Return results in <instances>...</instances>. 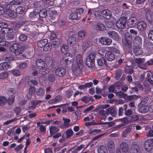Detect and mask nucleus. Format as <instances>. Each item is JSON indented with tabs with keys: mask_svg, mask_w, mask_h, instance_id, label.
Here are the masks:
<instances>
[{
	"mask_svg": "<svg viewBox=\"0 0 153 153\" xmlns=\"http://www.w3.org/2000/svg\"><path fill=\"white\" fill-rule=\"evenodd\" d=\"M68 48V47L67 45H63L62 46L61 49V51L64 55L61 59L60 63L62 66L65 68L70 67L73 62L72 55L67 53Z\"/></svg>",
	"mask_w": 153,
	"mask_h": 153,
	"instance_id": "obj_1",
	"label": "nucleus"
},
{
	"mask_svg": "<svg viewBox=\"0 0 153 153\" xmlns=\"http://www.w3.org/2000/svg\"><path fill=\"white\" fill-rule=\"evenodd\" d=\"M29 3L27 1H11L9 4H7L4 6V7L6 9L9 10L8 13L9 16L12 18H15L17 16L16 13L13 11L10 10L12 7V5L22 4L24 6H26Z\"/></svg>",
	"mask_w": 153,
	"mask_h": 153,
	"instance_id": "obj_2",
	"label": "nucleus"
},
{
	"mask_svg": "<svg viewBox=\"0 0 153 153\" xmlns=\"http://www.w3.org/2000/svg\"><path fill=\"white\" fill-rule=\"evenodd\" d=\"M95 57L96 55L94 53L90 54L86 56L85 63L87 66L92 68L94 66Z\"/></svg>",
	"mask_w": 153,
	"mask_h": 153,
	"instance_id": "obj_3",
	"label": "nucleus"
},
{
	"mask_svg": "<svg viewBox=\"0 0 153 153\" xmlns=\"http://www.w3.org/2000/svg\"><path fill=\"white\" fill-rule=\"evenodd\" d=\"M124 38L126 41L125 46L128 48L130 51H131L133 40L132 35L129 32L126 33L125 34Z\"/></svg>",
	"mask_w": 153,
	"mask_h": 153,
	"instance_id": "obj_4",
	"label": "nucleus"
},
{
	"mask_svg": "<svg viewBox=\"0 0 153 153\" xmlns=\"http://www.w3.org/2000/svg\"><path fill=\"white\" fill-rule=\"evenodd\" d=\"M21 45L18 43L13 44L10 48V51L16 55H19L22 53L23 50Z\"/></svg>",
	"mask_w": 153,
	"mask_h": 153,
	"instance_id": "obj_5",
	"label": "nucleus"
},
{
	"mask_svg": "<svg viewBox=\"0 0 153 153\" xmlns=\"http://www.w3.org/2000/svg\"><path fill=\"white\" fill-rule=\"evenodd\" d=\"M127 18L124 16L118 20L116 23L117 27L120 29H122L126 27Z\"/></svg>",
	"mask_w": 153,
	"mask_h": 153,
	"instance_id": "obj_6",
	"label": "nucleus"
},
{
	"mask_svg": "<svg viewBox=\"0 0 153 153\" xmlns=\"http://www.w3.org/2000/svg\"><path fill=\"white\" fill-rule=\"evenodd\" d=\"M144 146L146 150L150 151L153 148V138L147 139L144 143Z\"/></svg>",
	"mask_w": 153,
	"mask_h": 153,
	"instance_id": "obj_7",
	"label": "nucleus"
},
{
	"mask_svg": "<svg viewBox=\"0 0 153 153\" xmlns=\"http://www.w3.org/2000/svg\"><path fill=\"white\" fill-rule=\"evenodd\" d=\"M66 72V69L62 67L58 68L55 70L56 75L60 77H63L65 75Z\"/></svg>",
	"mask_w": 153,
	"mask_h": 153,
	"instance_id": "obj_8",
	"label": "nucleus"
},
{
	"mask_svg": "<svg viewBox=\"0 0 153 153\" xmlns=\"http://www.w3.org/2000/svg\"><path fill=\"white\" fill-rule=\"evenodd\" d=\"M137 22V20L136 17H132L128 20L127 25L129 27H135Z\"/></svg>",
	"mask_w": 153,
	"mask_h": 153,
	"instance_id": "obj_9",
	"label": "nucleus"
},
{
	"mask_svg": "<svg viewBox=\"0 0 153 153\" xmlns=\"http://www.w3.org/2000/svg\"><path fill=\"white\" fill-rule=\"evenodd\" d=\"M99 41L102 44L105 45H109L112 42V40L111 39L105 37H102L100 38Z\"/></svg>",
	"mask_w": 153,
	"mask_h": 153,
	"instance_id": "obj_10",
	"label": "nucleus"
},
{
	"mask_svg": "<svg viewBox=\"0 0 153 153\" xmlns=\"http://www.w3.org/2000/svg\"><path fill=\"white\" fill-rule=\"evenodd\" d=\"M133 50L134 54L137 56L141 55L143 53V50L141 45H134Z\"/></svg>",
	"mask_w": 153,
	"mask_h": 153,
	"instance_id": "obj_11",
	"label": "nucleus"
},
{
	"mask_svg": "<svg viewBox=\"0 0 153 153\" xmlns=\"http://www.w3.org/2000/svg\"><path fill=\"white\" fill-rule=\"evenodd\" d=\"M98 65L100 67H105L107 66V63L104 57H101L97 60Z\"/></svg>",
	"mask_w": 153,
	"mask_h": 153,
	"instance_id": "obj_12",
	"label": "nucleus"
},
{
	"mask_svg": "<svg viewBox=\"0 0 153 153\" xmlns=\"http://www.w3.org/2000/svg\"><path fill=\"white\" fill-rule=\"evenodd\" d=\"M105 57L109 61H112L115 59V55L111 51H107L105 53Z\"/></svg>",
	"mask_w": 153,
	"mask_h": 153,
	"instance_id": "obj_13",
	"label": "nucleus"
},
{
	"mask_svg": "<svg viewBox=\"0 0 153 153\" xmlns=\"http://www.w3.org/2000/svg\"><path fill=\"white\" fill-rule=\"evenodd\" d=\"M107 34L110 37L114 40H118L119 38L118 33L114 31L110 30Z\"/></svg>",
	"mask_w": 153,
	"mask_h": 153,
	"instance_id": "obj_14",
	"label": "nucleus"
},
{
	"mask_svg": "<svg viewBox=\"0 0 153 153\" xmlns=\"http://www.w3.org/2000/svg\"><path fill=\"white\" fill-rule=\"evenodd\" d=\"M101 13L102 16L107 19H110L111 17V12L108 10H103L102 11Z\"/></svg>",
	"mask_w": 153,
	"mask_h": 153,
	"instance_id": "obj_15",
	"label": "nucleus"
},
{
	"mask_svg": "<svg viewBox=\"0 0 153 153\" xmlns=\"http://www.w3.org/2000/svg\"><path fill=\"white\" fill-rule=\"evenodd\" d=\"M146 26L147 24L145 22L141 21L137 23V28L141 31H144L146 30Z\"/></svg>",
	"mask_w": 153,
	"mask_h": 153,
	"instance_id": "obj_16",
	"label": "nucleus"
},
{
	"mask_svg": "<svg viewBox=\"0 0 153 153\" xmlns=\"http://www.w3.org/2000/svg\"><path fill=\"white\" fill-rule=\"evenodd\" d=\"M144 46L148 51H152L153 50V44L150 41L144 42Z\"/></svg>",
	"mask_w": 153,
	"mask_h": 153,
	"instance_id": "obj_17",
	"label": "nucleus"
},
{
	"mask_svg": "<svg viewBox=\"0 0 153 153\" xmlns=\"http://www.w3.org/2000/svg\"><path fill=\"white\" fill-rule=\"evenodd\" d=\"M10 42H7L5 41H0V51H4L5 49V48L8 47L10 45L9 43Z\"/></svg>",
	"mask_w": 153,
	"mask_h": 153,
	"instance_id": "obj_18",
	"label": "nucleus"
},
{
	"mask_svg": "<svg viewBox=\"0 0 153 153\" xmlns=\"http://www.w3.org/2000/svg\"><path fill=\"white\" fill-rule=\"evenodd\" d=\"M36 66L39 69L43 68L45 66V62L42 59H37L36 62Z\"/></svg>",
	"mask_w": 153,
	"mask_h": 153,
	"instance_id": "obj_19",
	"label": "nucleus"
},
{
	"mask_svg": "<svg viewBox=\"0 0 153 153\" xmlns=\"http://www.w3.org/2000/svg\"><path fill=\"white\" fill-rule=\"evenodd\" d=\"M76 41V37L74 36L70 37L68 40V45L70 46H73L75 44Z\"/></svg>",
	"mask_w": 153,
	"mask_h": 153,
	"instance_id": "obj_20",
	"label": "nucleus"
},
{
	"mask_svg": "<svg viewBox=\"0 0 153 153\" xmlns=\"http://www.w3.org/2000/svg\"><path fill=\"white\" fill-rule=\"evenodd\" d=\"M120 148L123 152H126L128 149V145L126 142H122L120 145Z\"/></svg>",
	"mask_w": 153,
	"mask_h": 153,
	"instance_id": "obj_21",
	"label": "nucleus"
},
{
	"mask_svg": "<svg viewBox=\"0 0 153 153\" xmlns=\"http://www.w3.org/2000/svg\"><path fill=\"white\" fill-rule=\"evenodd\" d=\"M60 129L56 126H51L49 127V131L50 135L54 134L59 131Z\"/></svg>",
	"mask_w": 153,
	"mask_h": 153,
	"instance_id": "obj_22",
	"label": "nucleus"
},
{
	"mask_svg": "<svg viewBox=\"0 0 153 153\" xmlns=\"http://www.w3.org/2000/svg\"><path fill=\"white\" fill-rule=\"evenodd\" d=\"M81 67L79 65L76 63H75L74 65H73L72 68L73 72H74L76 73V74H79L80 71V67Z\"/></svg>",
	"mask_w": 153,
	"mask_h": 153,
	"instance_id": "obj_23",
	"label": "nucleus"
},
{
	"mask_svg": "<svg viewBox=\"0 0 153 153\" xmlns=\"http://www.w3.org/2000/svg\"><path fill=\"white\" fill-rule=\"evenodd\" d=\"M139 146L136 144L133 145L131 148L130 153H140Z\"/></svg>",
	"mask_w": 153,
	"mask_h": 153,
	"instance_id": "obj_24",
	"label": "nucleus"
},
{
	"mask_svg": "<svg viewBox=\"0 0 153 153\" xmlns=\"http://www.w3.org/2000/svg\"><path fill=\"white\" fill-rule=\"evenodd\" d=\"M146 17L147 20L149 22L153 21V13L150 10H148L146 13Z\"/></svg>",
	"mask_w": 153,
	"mask_h": 153,
	"instance_id": "obj_25",
	"label": "nucleus"
},
{
	"mask_svg": "<svg viewBox=\"0 0 153 153\" xmlns=\"http://www.w3.org/2000/svg\"><path fill=\"white\" fill-rule=\"evenodd\" d=\"M95 29L100 31H104L105 28L104 25L101 22L97 23L95 27Z\"/></svg>",
	"mask_w": 153,
	"mask_h": 153,
	"instance_id": "obj_26",
	"label": "nucleus"
},
{
	"mask_svg": "<svg viewBox=\"0 0 153 153\" xmlns=\"http://www.w3.org/2000/svg\"><path fill=\"white\" fill-rule=\"evenodd\" d=\"M134 45H142V39L141 37L140 36L136 37L134 40Z\"/></svg>",
	"mask_w": 153,
	"mask_h": 153,
	"instance_id": "obj_27",
	"label": "nucleus"
},
{
	"mask_svg": "<svg viewBox=\"0 0 153 153\" xmlns=\"http://www.w3.org/2000/svg\"><path fill=\"white\" fill-rule=\"evenodd\" d=\"M10 65L6 62H2L0 64V70H7L8 68Z\"/></svg>",
	"mask_w": 153,
	"mask_h": 153,
	"instance_id": "obj_28",
	"label": "nucleus"
},
{
	"mask_svg": "<svg viewBox=\"0 0 153 153\" xmlns=\"http://www.w3.org/2000/svg\"><path fill=\"white\" fill-rule=\"evenodd\" d=\"M47 15V10L43 8L41 10L39 13V16L42 18H45Z\"/></svg>",
	"mask_w": 153,
	"mask_h": 153,
	"instance_id": "obj_29",
	"label": "nucleus"
},
{
	"mask_svg": "<svg viewBox=\"0 0 153 153\" xmlns=\"http://www.w3.org/2000/svg\"><path fill=\"white\" fill-rule=\"evenodd\" d=\"M109 50L115 53L120 54V51L118 48V47L117 45L109 47Z\"/></svg>",
	"mask_w": 153,
	"mask_h": 153,
	"instance_id": "obj_30",
	"label": "nucleus"
},
{
	"mask_svg": "<svg viewBox=\"0 0 153 153\" xmlns=\"http://www.w3.org/2000/svg\"><path fill=\"white\" fill-rule=\"evenodd\" d=\"M76 60L77 64H78L81 66V68L83 64V60L82 55L80 54H78L76 56Z\"/></svg>",
	"mask_w": 153,
	"mask_h": 153,
	"instance_id": "obj_31",
	"label": "nucleus"
},
{
	"mask_svg": "<svg viewBox=\"0 0 153 153\" xmlns=\"http://www.w3.org/2000/svg\"><path fill=\"white\" fill-rule=\"evenodd\" d=\"M49 69L47 67H44L43 68H41L39 72L43 75L48 74L49 73Z\"/></svg>",
	"mask_w": 153,
	"mask_h": 153,
	"instance_id": "obj_32",
	"label": "nucleus"
},
{
	"mask_svg": "<svg viewBox=\"0 0 153 153\" xmlns=\"http://www.w3.org/2000/svg\"><path fill=\"white\" fill-rule=\"evenodd\" d=\"M4 58L5 60L7 61L10 62L11 61L14 60V58L13 57L12 55L10 53H7L4 55Z\"/></svg>",
	"mask_w": 153,
	"mask_h": 153,
	"instance_id": "obj_33",
	"label": "nucleus"
},
{
	"mask_svg": "<svg viewBox=\"0 0 153 153\" xmlns=\"http://www.w3.org/2000/svg\"><path fill=\"white\" fill-rule=\"evenodd\" d=\"M149 109V107L148 105H145L141 107L139 109V112L142 113H145L147 112Z\"/></svg>",
	"mask_w": 153,
	"mask_h": 153,
	"instance_id": "obj_34",
	"label": "nucleus"
},
{
	"mask_svg": "<svg viewBox=\"0 0 153 153\" xmlns=\"http://www.w3.org/2000/svg\"><path fill=\"white\" fill-rule=\"evenodd\" d=\"M47 40V42H45V45L43 48V50L45 51H48L51 50V48L52 45L51 43L50 42H48Z\"/></svg>",
	"mask_w": 153,
	"mask_h": 153,
	"instance_id": "obj_35",
	"label": "nucleus"
},
{
	"mask_svg": "<svg viewBox=\"0 0 153 153\" xmlns=\"http://www.w3.org/2000/svg\"><path fill=\"white\" fill-rule=\"evenodd\" d=\"M107 112L110 114L113 117H115L117 114V112L115 109L113 108L110 107L107 109Z\"/></svg>",
	"mask_w": 153,
	"mask_h": 153,
	"instance_id": "obj_36",
	"label": "nucleus"
},
{
	"mask_svg": "<svg viewBox=\"0 0 153 153\" xmlns=\"http://www.w3.org/2000/svg\"><path fill=\"white\" fill-rule=\"evenodd\" d=\"M25 10V8L23 6H18L16 9V13L19 14H22L23 13Z\"/></svg>",
	"mask_w": 153,
	"mask_h": 153,
	"instance_id": "obj_37",
	"label": "nucleus"
},
{
	"mask_svg": "<svg viewBox=\"0 0 153 153\" xmlns=\"http://www.w3.org/2000/svg\"><path fill=\"white\" fill-rule=\"evenodd\" d=\"M46 65L48 66H51L52 63V58L50 56H47L45 59Z\"/></svg>",
	"mask_w": 153,
	"mask_h": 153,
	"instance_id": "obj_38",
	"label": "nucleus"
},
{
	"mask_svg": "<svg viewBox=\"0 0 153 153\" xmlns=\"http://www.w3.org/2000/svg\"><path fill=\"white\" fill-rule=\"evenodd\" d=\"M47 39H45L40 40V41L38 42L37 43V46L40 48H44L45 45V42H47Z\"/></svg>",
	"mask_w": 153,
	"mask_h": 153,
	"instance_id": "obj_39",
	"label": "nucleus"
},
{
	"mask_svg": "<svg viewBox=\"0 0 153 153\" xmlns=\"http://www.w3.org/2000/svg\"><path fill=\"white\" fill-rule=\"evenodd\" d=\"M29 17L32 19L36 18L38 19L39 16V13L35 11H33L30 13L29 14Z\"/></svg>",
	"mask_w": 153,
	"mask_h": 153,
	"instance_id": "obj_40",
	"label": "nucleus"
},
{
	"mask_svg": "<svg viewBox=\"0 0 153 153\" xmlns=\"http://www.w3.org/2000/svg\"><path fill=\"white\" fill-rule=\"evenodd\" d=\"M66 139H68L70 138L71 136L73 135L74 132L71 128H70L66 131Z\"/></svg>",
	"mask_w": 153,
	"mask_h": 153,
	"instance_id": "obj_41",
	"label": "nucleus"
},
{
	"mask_svg": "<svg viewBox=\"0 0 153 153\" xmlns=\"http://www.w3.org/2000/svg\"><path fill=\"white\" fill-rule=\"evenodd\" d=\"M45 92V90L43 88H39L36 91V94L39 96H42L44 94Z\"/></svg>",
	"mask_w": 153,
	"mask_h": 153,
	"instance_id": "obj_42",
	"label": "nucleus"
},
{
	"mask_svg": "<svg viewBox=\"0 0 153 153\" xmlns=\"http://www.w3.org/2000/svg\"><path fill=\"white\" fill-rule=\"evenodd\" d=\"M27 36L23 34H21L19 37V39L21 42H25L27 39Z\"/></svg>",
	"mask_w": 153,
	"mask_h": 153,
	"instance_id": "obj_43",
	"label": "nucleus"
},
{
	"mask_svg": "<svg viewBox=\"0 0 153 153\" xmlns=\"http://www.w3.org/2000/svg\"><path fill=\"white\" fill-rule=\"evenodd\" d=\"M51 44L53 47L56 48L60 45V42L59 39H56L52 42Z\"/></svg>",
	"mask_w": 153,
	"mask_h": 153,
	"instance_id": "obj_44",
	"label": "nucleus"
},
{
	"mask_svg": "<svg viewBox=\"0 0 153 153\" xmlns=\"http://www.w3.org/2000/svg\"><path fill=\"white\" fill-rule=\"evenodd\" d=\"M89 45V42L87 40L83 41L82 47L84 51H85L88 48Z\"/></svg>",
	"mask_w": 153,
	"mask_h": 153,
	"instance_id": "obj_45",
	"label": "nucleus"
},
{
	"mask_svg": "<svg viewBox=\"0 0 153 153\" xmlns=\"http://www.w3.org/2000/svg\"><path fill=\"white\" fill-rule=\"evenodd\" d=\"M15 98V96H9L7 100L8 104L10 105H12L14 102Z\"/></svg>",
	"mask_w": 153,
	"mask_h": 153,
	"instance_id": "obj_46",
	"label": "nucleus"
},
{
	"mask_svg": "<svg viewBox=\"0 0 153 153\" xmlns=\"http://www.w3.org/2000/svg\"><path fill=\"white\" fill-rule=\"evenodd\" d=\"M69 17L72 20H76L78 18V14L75 12L72 13L69 15Z\"/></svg>",
	"mask_w": 153,
	"mask_h": 153,
	"instance_id": "obj_47",
	"label": "nucleus"
},
{
	"mask_svg": "<svg viewBox=\"0 0 153 153\" xmlns=\"http://www.w3.org/2000/svg\"><path fill=\"white\" fill-rule=\"evenodd\" d=\"M28 82L29 84L30 85H33L34 86L37 85L38 84V82L37 80L35 79H29Z\"/></svg>",
	"mask_w": 153,
	"mask_h": 153,
	"instance_id": "obj_48",
	"label": "nucleus"
},
{
	"mask_svg": "<svg viewBox=\"0 0 153 153\" xmlns=\"http://www.w3.org/2000/svg\"><path fill=\"white\" fill-rule=\"evenodd\" d=\"M7 100V98L4 97H0V106H3L5 105Z\"/></svg>",
	"mask_w": 153,
	"mask_h": 153,
	"instance_id": "obj_49",
	"label": "nucleus"
},
{
	"mask_svg": "<svg viewBox=\"0 0 153 153\" xmlns=\"http://www.w3.org/2000/svg\"><path fill=\"white\" fill-rule=\"evenodd\" d=\"M31 2H32V4L33 3V4L32 7L34 8H37L41 6L39 1H32Z\"/></svg>",
	"mask_w": 153,
	"mask_h": 153,
	"instance_id": "obj_50",
	"label": "nucleus"
},
{
	"mask_svg": "<svg viewBox=\"0 0 153 153\" xmlns=\"http://www.w3.org/2000/svg\"><path fill=\"white\" fill-rule=\"evenodd\" d=\"M91 97H88L87 96H85L82 97L81 100L85 103H87L91 101Z\"/></svg>",
	"mask_w": 153,
	"mask_h": 153,
	"instance_id": "obj_51",
	"label": "nucleus"
},
{
	"mask_svg": "<svg viewBox=\"0 0 153 153\" xmlns=\"http://www.w3.org/2000/svg\"><path fill=\"white\" fill-rule=\"evenodd\" d=\"M100 131L101 130L100 129H90L88 133L89 134L94 135L97 133H99Z\"/></svg>",
	"mask_w": 153,
	"mask_h": 153,
	"instance_id": "obj_52",
	"label": "nucleus"
},
{
	"mask_svg": "<svg viewBox=\"0 0 153 153\" xmlns=\"http://www.w3.org/2000/svg\"><path fill=\"white\" fill-rule=\"evenodd\" d=\"M62 120L64 121V125L66 127L69 126V123L70 122V120L69 119H67L65 117H63Z\"/></svg>",
	"mask_w": 153,
	"mask_h": 153,
	"instance_id": "obj_53",
	"label": "nucleus"
},
{
	"mask_svg": "<svg viewBox=\"0 0 153 153\" xmlns=\"http://www.w3.org/2000/svg\"><path fill=\"white\" fill-rule=\"evenodd\" d=\"M139 119V116L138 115H133L131 117V120L132 122L136 121Z\"/></svg>",
	"mask_w": 153,
	"mask_h": 153,
	"instance_id": "obj_54",
	"label": "nucleus"
},
{
	"mask_svg": "<svg viewBox=\"0 0 153 153\" xmlns=\"http://www.w3.org/2000/svg\"><path fill=\"white\" fill-rule=\"evenodd\" d=\"M86 33V31L82 30L79 31L78 33V35L79 37L83 38L85 36Z\"/></svg>",
	"mask_w": 153,
	"mask_h": 153,
	"instance_id": "obj_55",
	"label": "nucleus"
},
{
	"mask_svg": "<svg viewBox=\"0 0 153 153\" xmlns=\"http://www.w3.org/2000/svg\"><path fill=\"white\" fill-rule=\"evenodd\" d=\"M100 12L99 10H91L89 9L88 10V14L90 13L91 14H93L95 16H97V14H98V13H100Z\"/></svg>",
	"mask_w": 153,
	"mask_h": 153,
	"instance_id": "obj_56",
	"label": "nucleus"
},
{
	"mask_svg": "<svg viewBox=\"0 0 153 153\" xmlns=\"http://www.w3.org/2000/svg\"><path fill=\"white\" fill-rule=\"evenodd\" d=\"M15 92V91L13 88H10L7 91V94L10 97L15 96L14 94Z\"/></svg>",
	"mask_w": 153,
	"mask_h": 153,
	"instance_id": "obj_57",
	"label": "nucleus"
},
{
	"mask_svg": "<svg viewBox=\"0 0 153 153\" xmlns=\"http://www.w3.org/2000/svg\"><path fill=\"white\" fill-rule=\"evenodd\" d=\"M8 75L7 72L4 71L0 73V79H4L6 78Z\"/></svg>",
	"mask_w": 153,
	"mask_h": 153,
	"instance_id": "obj_58",
	"label": "nucleus"
},
{
	"mask_svg": "<svg viewBox=\"0 0 153 153\" xmlns=\"http://www.w3.org/2000/svg\"><path fill=\"white\" fill-rule=\"evenodd\" d=\"M122 75V72L120 70L117 69L116 71V78L117 79H119Z\"/></svg>",
	"mask_w": 153,
	"mask_h": 153,
	"instance_id": "obj_59",
	"label": "nucleus"
},
{
	"mask_svg": "<svg viewBox=\"0 0 153 153\" xmlns=\"http://www.w3.org/2000/svg\"><path fill=\"white\" fill-rule=\"evenodd\" d=\"M12 74L13 75L17 76L20 75V71L16 69H13L11 71Z\"/></svg>",
	"mask_w": 153,
	"mask_h": 153,
	"instance_id": "obj_60",
	"label": "nucleus"
},
{
	"mask_svg": "<svg viewBox=\"0 0 153 153\" xmlns=\"http://www.w3.org/2000/svg\"><path fill=\"white\" fill-rule=\"evenodd\" d=\"M35 92H36L35 87L33 86H30L29 88V93L31 94H33Z\"/></svg>",
	"mask_w": 153,
	"mask_h": 153,
	"instance_id": "obj_61",
	"label": "nucleus"
},
{
	"mask_svg": "<svg viewBox=\"0 0 153 153\" xmlns=\"http://www.w3.org/2000/svg\"><path fill=\"white\" fill-rule=\"evenodd\" d=\"M6 39L7 40H10L14 38V35L12 33H8L6 35Z\"/></svg>",
	"mask_w": 153,
	"mask_h": 153,
	"instance_id": "obj_62",
	"label": "nucleus"
},
{
	"mask_svg": "<svg viewBox=\"0 0 153 153\" xmlns=\"http://www.w3.org/2000/svg\"><path fill=\"white\" fill-rule=\"evenodd\" d=\"M116 94L118 95L120 98H124L125 100L126 98L127 94H125L122 91H120L117 92Z\"/></svg>",
	"mask_w": 153,
	"mask_h": 153,
	"instance_id": "obj_63",
	"label": "nucleus"
},
{
	"mask_svg": "<svg viewBox=\"0 0 153 153\" xmlns=\"http://www.w3.org/2000/svg\"><path fill=\"white\" fill-rule=\"evenodd\" d=\"M149 39L153 41V30H150L148 33Z\"/></svg>",
	"mask_w": 153,
	"mask_h": 153,
	"instance_id": "obj_64",
	"label": "nucleus"
}]
</instances>
